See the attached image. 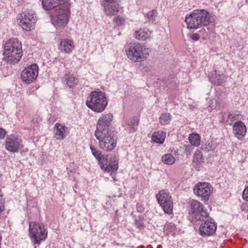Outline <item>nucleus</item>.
Instances as JSON below:
<instances>
[{"label":"nucleus","instance_id":"31","mask_svg":"<svg viewBox=\"0 0 248 248\" xmlns=\"http://www.w3.org/2000/svg\"><path fill=\"white\" fill-rule=\"evenodd\" d=\"M216 143L213 140L208 141L204 145H202V149L207 152L214 151L217 148Z\"/></svg>","mask_w":248,"mask_h":248},{"label":"nucleus","instance_id":"13","mask_svg":"<svg viewBox=\"0 0 248 248\" xmlns=\"http://www.w3.org/2000/svg\"><path fill=\"white\" fill-rule=\"evenodd\" d=\"M112 118L113 115L111 113L102 115L98 119L94 134L112 132V130H109V126Z\"/></svg>","mask_w":248,"mask_h":248},{"label":"nucleus","instance_id":"27","mask_svg":"<svg viewBox=\"0 0 248 248\" xmlns=\"http://www.w3.org/2000/svg\"><path fill=\"white\" fill-rule=\"evenodd\" d=\"M162 162L167 165H172L175 161V158L170 154H167L162 157Z\"/></svg>","mask_w":248,"mask_h":248},{"label":"nucleus","instance_id":"35","mask_svg":"<svg viewBox=\"0 0 248 248\" xmlns=\"http://www.w3.org/2000/svg\"><path fill=\"white\" fill-rule=\"evenodd\" d=\"M114 20L118 25H122L124 24L125 19L124 17L120 16H118L115 18Z\"/></svg>","mask_w":248,"mask_h":248},{"label":"nucleus","instance_id":"3","mask_svg":"<svg viewBox=\"0 0 248 248\" xmlns=\"http://www.w3.org/2000/svg\"><path fill=\"white\" fill-rule=\"evenodd\" d=\"M90 149L93 155L98 160L101 168L105 172L109 173L114 181L115 172L118 168V159L114 155H101V152L96 147L91 146Z\"/></svg>","mask_w":248,"mask_h":248},{"label":"nucleus","instance_id":"42","mask_svg":"<svg viewBox=\"0 0 248 248\" xmlns=\"http://www.w3.org/2000/svg\"><path fill=\"white\" fill-rule=\"evenodd\" d=\"M213 103L211 104V105L210 106V107L212 108L214 107V106L213 105Z\"/></svg>","mask_w":248,"mask_h":248},{"label":"nucleus","instance_id":"11","mask_svg":"<svg viewBox=\"0 0 248 248\" xmlns=\"http://www.w3.org/2000/svg\"><path fill=\"white\" fill-rule=\"evenodd\" d=\"M17 20L19 25L23 30L31 31L34 28L37 18L34 12L28 11L21 14Z\"/></svg>","mask_w":248,"mask_h":248},{"label":"nucleus","instance_id":"36","mask_svg":"<svg viewBox=\"0 0 248 248\" xmlns=\"http://www.w3.org/2000/svg\"><path fill=\"white\" fill-rule=\"evenodd\" d=\"M242 197L244 200L248 202V186L243 190Z\"/></svg>","mask_w":248,"mask_h":248},{"label":"nucleus","instance_id":"12","mask_svg":"<svg viewBox=\"0 0 248 248\" xmlns=\"http://www.w3.org/2000/svg\"><path fill=\"white\" fill-rule=\"evenodd\" d=\"M212 190V186L206 182H199L193 188L194 194L205 201L209 200Z\"/></svg>","mask_w":248,"mask_h":248},{"label":"nucleus","instance_id":"39","mask_svg":"<svg viewBox=\"0 0 248 248\" xmlns=\"http://www.w3.org/2000/svg\"><path fill=\"white\" fill-rule=\"evenodd\" d=\"M191 39L195 41H197L200 39V35L198 33H193L191 35Z\"/></svg>","mask_w":248,"mask_h":248},{"label":"nucleus","instance_id":"43","mask_svg":"<svg viewBox=\"0 0 248 248\" xmlns=\"http://www.w3.org/2000/svg\"><path fill=\"white\" fill-rule=\"evenodd\" d=\"M34 248H37L36 246H35V247H34Z\"/></svg>","mask_w":248,"mask_h":248},{"label":"nucleus","instance_id":"1","mask_svg":"<svg viewBox=\"0 0 248 248\" xmlns=\"http://www.w3.org/2000/svg\"><path fill=\"white\" fill-rule=\"evenodd\" d=\"M3 60L10 64L18 63L23 55L22 44L17 38H12L3 44Z\"/></svg>","mask_w":248,"mask_h":248},{"label":"nucleus","instance_id":"10","mask_svg":"<svg viewBox=\"0 0 248 248\" xmlns=\"http://www.w3.org/2000/svg\"><path fill=\"white\" fill-rule=\"evenodd\" d=\"M156 199L165 214H173V203L171 195L168 190H161L156 195Z\"/></svg>","mask_w":248,"mask_h":248},{"label":"nucleus","instance_id":"19","mask_svg":"<svg viewBox=\"0 0 248 248\" xmlns=\"http://www.w3.org/2000/svg\"><path fill=\"white\" fill-rule=\"evenodd\" d=\"M59 48L62 52L70 54L75 48V45L72 40L63 39L61 41Z\"/></svg>","mask_w":248,"mask_h":248},{"label":"nucleus","instance_id":"22","mask_svg":"<svg viewBox=\"0 0 248 248\" xmlns=\"http://www.w3.org/2000/svg\"><path fill=\"white\" fill-rule=\"evenodd\" d=\"M209 78L212 83L217 85H220L226 81L227 77L223 74H217V71H215V73L209 76Z\"/></svg>","mask_w":248,"mask_h":248},{"label":"nucleus","instance_id":"33","mask_svg":"<svg viewBox=\"0 0 248 248\" xmlns=\"http://www.w3.org/2000/svg\"><path fill=\"white\" fill-rule=\"evenodd\" d=\"M157 14V13L156 10H153L146 14L145 17L149 20V21L153 22L155 20Z\"/></svg>","mask_w":248,"mask_h":248},{"label":"nucleus","instance_id":"18","mask_svg":"<svg viewBox=\"0 0 248 248\" xmlns=\"http://www.w3.org/2000/svg\"><path fill=\"white\" fill-rule=\"evenodd\" d=\"M233 133L239 140H242L246 135L247 128L241 121L235 122L232 126Z\"/></svg>","mask_w":248,"mask_h":248},{"label":"nucleus","instance_id":"2","mask_svg":"<svg viewBox=\"0 0 248 248\" xmlns=\"http://www.w3.org/2000/svg\"><path fill=\"white\" fill-rule=\"evenodd\" d=\"M214 18L209 12L202 9L193 10L186 16L185 22L190 29H197L213 22Z\"/></svg>","mask_w":248,"mask_h":248},{"label":"nucleus","instance_id":"29","mask_svg":"<svg viewBox=\"0 0 248 248\" xmlns=\"http://www.w3.org/2000/svg\"><path fill=\"white\" fill-rule=\"evenodd\" d=\"M138 124L139 119L137 117H134L130 119L127 123V124L130 126V130L132 132H134L136 130Z\"/></svg>","mask_w":248,"mask_h":248},{"label":"nucleus","instance_id":"40","mask_svg":"<svg viewBox=\"0 0 248 248\" xmlns=\"http://www.w3.org/2000/svg\"><path fill=\"white\" fill-rule=\"evenodd\" d=\"M4 209L3 202L0 201V213Z\"/></svg>","mask_w":248,"mask_h":248},{"label":"nucleus","instance_id":"24","mask_svg":"<svg viewBox=\"0 0 248 248\" xmlns=\"http://www.w3.org/2000/svg\"><path fill=\"white\" fill-rule=\"evenodd\" d=\"M64 0H42V4L44 9L50 10L52 8L62 5Z\"/></svg>","mask_w":248,"mask_h":248},{"label":"nucleus","instance_id":"38","mask_svg":"<svg viewBox=\"0 0 248 248\" xmlns=\"http://www.w3.org/2000/svg\"><path fill=\"white\" fill-rule=\"evenodd\" d=\"M6 134V131L4 129L0 127V139H4L5 136Z\"/></svg>","mask_w":248,"mask_h":248},{"label":"nucleus","instance_id":"16","mask_svg":"<svg viewBox=\"0 0 248 248\" xmlns=\"http://www.w3.org/2000/svg\"><path fill=\"white\" fill-rule=\"evenodd\" d=\"M204 221V223L202 224L199 228L200 233L203 236L212 235L217 230V224L213 219L208 217Z\"/></svg>","mask_w":248,"mask_h":248},{"label":"nucleus","instance_id":"5","mask_svg":"<svg viewBox=\"0 0 248 248\" xmlns=\"http://www.w3.org/2000/svg\"><path fill=\"white\" fill-rule=\"evenodd\" d=\"M70 9L67 4L60 5L51 15V22L57 29L66 26L70 17Z\"/></svg>","mask_w":248,"mask_h":248},{"label":"nucleus","instance_id":"25","mask_svg":"<svg viewBox=\"0 0 248 248\" xmlns=\"http://www.w3.org/2000/svg\"><path fill=\"white\" fill-rule=\"evenodd\" d=\"M166 138V132L163 131L154 132L152 135V140L154 142L162 144Z\"/></svg>","mask_w":248,"mask_h":248},{"label":"nucleus","instance_id":"7","mask_svg":"<svg viewBox=\"0 0 248 248\" xmlns=\"http://www.w3.org/2000/svg\"><path fill=\"white\" fill-rule=\"evenodd\" d=\"M127 57L134 62H141L149 56V49L139 43L131 44L126 50Z\"/></svg>","mask_w":248,"mask_h":248},{"label":"nucleus","instance_id":"41","mask_svg":"<svg viewBox=\"0 0 248 248\" xmlns=\"http://www.w3.org/2000/svg\"><path fill=\"white\" fill-rule=\"evenodd\" d=\"M219 108V105L218 104H217V103H216V105L215 107V109H218Z\"/></svg>","mask_w":248,"mask_h":248},{"label":"nucleus","instance_id":"26","mask_svg":"<svg viewBox=\"0 0 248 248\" xmlns=\"http://www.w3.org/2000/svg\"><path fill=\"white\" fill-rule=\"evenodd\" d=\"M188 140L190 143L194 146L198 147L200 144V137L198 134L193 133L190 134Z\"/></svg>","mask_w":248,"mask_h":248},{"label":"nucleus","instance_id":"37","mask_svg":"<svg viewBox=\"0 0 248 248\" xmlns=\"http://www.w3.org/2000/svg\"><path fill=\"white\" fill-rule=\"evenodd\" d=\"M166 227L170 232H175L176 227L174 224L169 223L166 226Z\"/></svg>","mask_w":248,"mask_h":248},{"label":"nucleus","instance_id":"4","mask_svg":"<svg viewBox=\"0 0 248 248\" xmlns=\"http://www.w3.org/2000/svg\"><path fill=\"white\" fill-rule=\"evenodd\" d=\"M108 105V100L105 93L93 91L86 101L87 106L96 112H101Z\"/></svg>","mask_w":248,"mask_h":248},{"label":"nucleus","instance_id":"32","mask_svg":"<svg viewBox=\"0 0 248 248\" xmlns=\"http://www.w3.org/2000/svg\"><path fill=\"white\" fill-rule=\"evenodd\" d=\"M171 120V115L169 113L162 114L159 118L160 123L162 124H168Z\"/></svg>","mask_w":248,"mask_h":248},{"label":"nucleus","instance_id":"20","mask_svg":"<svg viewBox=\"0 0 248 248\" xmlns=\"http://www.w3.org/2000/svg\"><path fill=\"white\" fill-rule=\"evenodd\" d=\"M67 127L63 124L57 123L54 127L55 137L57 140H63L66 136Z\"/></svg>","mask_w":248,"mask_h":248},{"label":"nucleus","instance_id":"9","mask_svg":"<svg viewBox=\"0 0 248 248\" xmlns=\"http://www.w3.org/2000/svg\"><path fill=\"white\" fill-rule=\"evenodd\" d=\"M189 214L192 222L203 221L208 217L207 210L201 202L192 200L189 203Z\"/></svg>","mask_w":248,"mask_h":248},{"label":"nucleus","instance_id":"28","mask_svg":"<svg viewBox=\"0 0 248 248\" xmlns=\"http://www.w3.org/2000/svg\"><path fill=\"white\" fill-rule=\"evenodd\" d=\"M65 81H66V84L69 87H73L76 85L78 82V78L72 75H66Z\"/></svg>","mask_w":248,"mask_h":248},{"label":"nucleus","instance_id":"34","mask_svg":"<svg viewBox=\"0 0 248 248\" xmlns=\"http://www.w3.org/2000/svg\"><path fill=\"white\" fill-rule=\"evenodd\" d=\"M135 224L137 227L140 228L143 226L144 221L143 217H139L138 219H136L135 221Z\"/></svg>","mask_w":248,"mask_h":248},{"label":"nucleus","instance_id":"17","mask_svg":"<svg viewBox=\"0 0 248 248\" xmlns=\"http://www.w3.org/2000/svg\"><path fill=\"white\" fill-rule=\"evenodd\" d=\"M120 0H103L101 3L104 7V11L107 16H111L116 14L119 11Z\"/></svg>","mask_w":248,"mask_h":248},{"label":"nucleus","instance_id":"6","mask_svg":"<svg viewBox=\"0 0 248 248\" xmlns=\"http://www.w3.org/2000/svg\"><path fill=\"white\" fill-rule=\"evenodd\" d=\"M29 231V236L34 245L39 246L47 238V231L42 223L30 222Z\"/></svg>","mask_w":248,"mask_h":248},{"label":"nucleus","instance_id":"15","mask_svg":"<svg viewBox=\"0 0 248 248\" xmlns=\"http://www.w3.org/2000/svg\"><path fill=\"white\" fill-rule=\"evenodd\" d=\"M38 75V66L36 64H33L27 67L22 71L21 78L23 82L30 84L36 79Z\"/></svg>","mask_w":248,"mask_h":248},{"label":"nucleus","instance_id":"23","mask_svg":"<svg viewBox=\"0 0 248 248\" xmlns=\"http://www.w3.org/2000/svg\"><path fill=\"white\" fill-rule=\"evenodd\" d=\"M151 33L147 28H140L135 32V36L138 40L145 41L150 38Z\"/></svg>","mask_w":248,"mask_h":248},{"label":"nucleus","instance_id":"14","mask_svg":"<svg viewBox=\"0 0 248 248\" xmlns=\"http://www.w3.org/2000/svg\"><path fill=\"white\" fill-rule=\"evenodd\" d=\"M6 150L12 153H17L23 147L22 140L19 137L10 135L7 137L5 142Z\"/></svg>","mask_w":248,"mask_h":248},{"label":"nucleus","instance_id":"21","mask_svg":"<svg viewBox=\"0 0 248 248\" xmlns=\"http://www.w3.org/2000/svg\"><path fill=\"white\" fill-rule=\"evenodd\" d=\"M204 162V157L201 151L197 150L194 154L192 164L197 170H200Z\"/></svg>","mask_w":248,"mask_h":248},{"label":"nucleus","instance_id":"8","mask_svg":"<svg viewBox=\"0 0 248 248\" xmlns=\"http://www.w3.org/2000/svg\"><path fill=\"white\" fill-rule=\"evenodd\" d=\"M99 141L100 148L104 151L113 150L117 143V137L114 131L94 134Z\"/></svg>","mask_w":248,"mask_h":248},{"label":"nucleus","instance_id":"30","mask_svg":"<svg viewBox=\"0 0 248 248\" xmlns=\"http://www.w3.org/2000/svg\"><path fill=\"white\" fill-rule=\"evenodd\" d=\"M228 119L232 123L233 122L240 121L241 114L239 111H232L228 115Z\"/></svg>","mask_w":248,"mask_h":248}]
</instances>
